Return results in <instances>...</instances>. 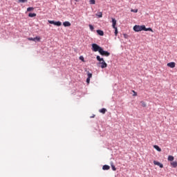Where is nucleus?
<instances>
[{"label":"nucleus","instance_id":"1","mask_svg":"<svg viewBox=\"0 0 177 177\" xmlns=\"http://www.w3.org/2000/svg\"><path fill=\"white\" fill-rule=\"evenodd\" d=\"M133 30L136 31V32H139V31H151V32H153V29H151V28H147L145 25H136L133 26Z\"/></svg>","mask_w":177,"mask_h":177},{"label":"nucleus","instance_id":"2","mask_svg":"<svg viewBox=\"0 0 177 177\" xmlns=\"http://www.w3.org/2000/svg\"><path fill=\"white\" fill-rule=\"evenodd\" d=\"M97 60L100 62L98 63V66H100L101 68H106L107 67V64L106 62H104V59L103 58H101L100 56H97Z\"/></svg>","mask_w":177,"mask_h":177},{"label":"nucleus","instance_id":"3","mask_svg":"<svg viewBox=\"0 0 177 177\" xmlns=\"http://www.w3.org/2000/svg\"><path fill=\"white\" fill-rule=\"evenodd\" d=\"M93 52H99L100 53V50H102V47H100L99 45L96 44H92V48H91Z\"/></svg>","mask_w":177,"mask_h":177},{"label":"nucleus","instance_id":"4","mask_svg":"<svg viewBox=\"0 0 177 177\" xmlns=\"http://www.w3.org/2000/svg\"><path fill=\"white\" fill-rule=\"evenodd\" d=\"M28 41H33L34 42H39L41 41V37L39 36H37L36 37H28Z\"/></svg>","mask_w":177,"mask_h":177},{"label":"nucleus","instance_id":"5","mask_svg":"<svg viewBox=\"0 0 177 177\" xmlns=\"http://www.w3.org/2000/svg\"><path fill=\"white\" fill-rule=\"evenodd\" d=\"M100 55H101L102 56L109 57L110 56V53H109V51H104L103 48H102L101 50H100Z\"/></svg>","mask_w":177,"mask_h":177},{"label":"nucleus","instance_id":"6","mask_svg":"<svg viewBox=\"0 0 177 177\" xmlns=\"http://www.w3.org/2000/svg\"><path fill=\"white\" fill-rule=\"evenodd\" d=\"M154 165H158V167H160V168H164V165L160 163V162H157L156 160H153Z\"/></svg>","mask_w":177,"mask_h":177},{"label":"nucleus","instance_id":"7","mask_svg":"<svg viewBox=\"0 0 177 177\" xmlns=\"http://www.w3.org/2000/svg\"><path fill=\"white\" fill-rule=\"evenodd\" d=\"M115 26H117V20H115V19H114V18H112V27H113V28H116L117 27Z\"/></svg>","mask_w":177,"mask_h":177},{"label":"nucleus","instance_id":"8","mask_svg":"<svg viewBox=\"0 0 177 177\" xmlns=\"http://www.w3.org/2000/svg\"><path fill=\"white\" fill-rule=\"evenodd\" d=\"M175 62H170L167 64V67H170V68H175Z\"/></svg>","mask_w":177,"mask_h":177},{"label":"nucleus","instance_id":"9","mask_svg":"<svg viewBox=\"0 0 177 177\" xmlns=\"http://www.w3.org/2000/svg\"><path fill=\"white\" fill-rule=\"evenodd\" d=\"M170 165L173 167V168H176L177 167V161H173L170 162Z\"/></svg>","mask_w":177,"mask_h":177},{"label":"nucleus","instance_id":"10","mask_svg":"<svg viewBox=\"0 0 177 177\" xmlns=\"http://www.w3.org/2000/svg\"><path fill=\"white\" fill-rule=\"evenodd\" d=\"M63 26H64V27H70L71 26V24L69 21H64L63 23Z\"/></svg>","mask_w":177,"mask_h":177},{"label":"nucleus","instance_id":"11","mask_svg":"<svg viewBox=\"0 0 177 177\" xmlns=\"http://www.w3.org/2000/svg\"><path fill=\"white\" fill-rule=\"evenodd\" d=\"M97 34H98V35H100L101 37H103V35H104V32H103V30H97Z\"/></svg>","mask_w":177,"mask_h":177},{"label":"nucleus","instance_id":"12","mask_svg":"<svg viewBox=\"0 0 177 177\" xmlns=\"http://www.w3.org/2000/svg\"><path fill=\"white\" fill-rule=\"evenodd\" d=\"M102 169H104V171H109V169H110V166L105 165L102 167Z\"/></svg>","mask_w":177,"mask_h":177},{"label":"nucleus","instance_id":"13","mask_svg":"<svg viewBox=\"0 0 177 177\" xmlns=\"http://www.w3.org/2000/svg\"><path fill=\"white\" fill-rule=\"evenodd\" d=\"M167 160H168V161H171V162H172L174 160V158L173 156H169Z\"/></svg>","mask_w":177,"mask_h":177},{"label":"nucleus","instance_id":"14","mask_svg":"<svg viewBox=\"0 0 177 177\" xmlns=\"http://www.w3.org/2000/svg\"><path fill=\"white\" fill-rule=\"evenodd\" d=\"M106 111H107V109L104 108L100 110V113H102V114H106Z\"/></svg>","mask_w":177,"mask_h":177},{"label":"nucleus","instance_id":"15","mask_svg":"<svg viewBox=\"0 0 177 177\" xmlns=\"http://www.w3.org/2000/svg\"><path fill=\"white\" fill-rule=\"evenodd\" d=\"M37 16L36 13H29L28 17H35Z\"/></svg>","mask_w":177,"mask_h":177},{"label":"nucleus","instance_id":"16","mask_svg":"<svg viewBox=\"0 0 177 177\" xmlns=\"http://www.w3.org/2000/svg\"><path fill=\"white\" fill-rule=\"evenodd\" d=\"M153 147L157 150V151H161V148L158 147V145H154Z\"/></svg>","mask_w":177,"mask_h":177},{"label":"nucleus","instance_id":"17","mask_svg":"<svg viewBox=\"0 0 177 177\" xmlns=\"http://www.w3.org/2000/svg\"><path fill=\"white\" fill-rule=\"evenodd\" d=\"M55 26H57V27H60L62 26V23L60 21H55Z\"/></svg>","mask_w":177,"mask_h":177},{"label":"nucleus","instance_id":"18","mask_svg":"<svg viewBox=\"0 0 177 177\" xmlns=\"http://www.w3.org/2000/svg\"><path fill=\"white\" fill-rule=\"evenodd\" d=\"M96 16H97V17H103V13L102 12H100L96 14Z\"/></svg>","mask_w":177,"mask_h":177},{"label":"nucleus","instance_id":"19","mask_svg":"<svg viewBox=\"0 0 177 177\" xmlns=\"http://www.w3.org/2000/svg\"><path fill=\"white\" fill-rule=\"evenodd\" d=\"M90 5H95L96 3V1L95 0H89Z\"/></svg>","mask_w":177,"mask_h":177},{"label":"nucleus","instance_id":"20","mask_svg":"<svg viewBox=\"0 0 177 177\" xmlns=\"http://www.w3.org/2000/svg\"><path fill=\"white\" fill-rule=\"evenodd\" d=\"M32 10H34L33 7H29L27 8V12H32Z\"/></svg>","mask_w":177,"mask_h":177},{"label":"nucleus","instance_id":"21","mask_svg":"<svg viewBox=\"0 0 177 177\" xmlns=\"http://www.w3.org/2000/svg\"><path fill=\"white\" fill-rule=\"evenodd\" d=\"M115 30V35L117 37L118 35V29L117 28H113Z\"/></svg>","mask_w":177,"mask_h":177},{"label":"nucleus","instance_id":"22","mask_svg":"<svg viewBox=\"0 0 177 177\" xmlns=\"http://www.w3.org/2000/svg\"><path fill=\"white\" fill-rule=\"evenodd\" d=\"M111 167L113 171H117V168H115V166H114V165H113V163L111 165Z\"/></svg>","mask_w":177,"mask_h":177},{"label":"nucleus","instance_id":"23","mask_svg":"<svg viewBox=\"0 0 177 177\" xmlns=\"http://www.w3.org/2000/svg\"><path fill=\"white\" fill-rule=\"evenodd\" d=\"M87 78H91L92 77V73H91L89 71L87 72Z\"/></svg>","mask_w":177,"mask_h":177},{"label":"nucleus","instance_id":"24","mask_svg":"<svg viewBox=\"0 0 177 177\" xmlns=\"http://www.w3.org/2000/svg\"><path fill=\"white\" fill-rule=\"evenodd\" d=\"M140 103H141L142 107H146V106H147L146 102H145L144 101H141Z\"/></svg>","mask_w":177,"mask_h":177},{"label":"nucleus","instance_id":"25","mask_svg":"<svg viewBox=\"0 0 177 177\" xmlns=\"http://www.w3.org/2000/svg\"><path fill=\"white\" fill-rule=\"evenodd\" d=\"M48 23H49L50 24H54V26H55L56 21L48 20Z\"/></svg>","mask_w":177,"mask_h":177},{"label":"nucleus","instance_id":"26","mask_svg":"<svg viewBox=\"0 0 177 177\" xmlns=\"http://www.w3.org/2000/svg\"><path fill=\"white\" fill-rule=\"evenodd\" d=\"M89 28H90V30H91V31H93V30H94V27H93V26H92V25H89Z\"/></svg>","mask_w":177,"mask_h":177},{"label":"nucleus","instance_id":"27","mask_svg":"<svg viewBox=\"0 0 177 177\" xmlns=\"http://www.w3.org/2000/svg\"><path fill=\"white\" fill-rule=\"evenodd\" d=\"M19 3H24V2H27V0H18Z\"/></svg>","mask_w":177,"mask_h":177},{"label":"nucleus","instance_id":"28","mask_svg":"<svg viewBox=\"0 0 177 177\" xmlns=\"http://www.w3.org/2000/svg\"><path fill=\"white\" fill-rule=\"evenodd\" d=\"M80 60H82V62H85V59L84 58L83 56H80Z\"/></svg>","mask_w":177,"mask_h":177},{"label":"nucleus","instance_id":"29","mask_svg":"<svg viewBox=\"0 0 177 177\" xmlns=\"http://www.w3.org/2000/svg\"><path fill=\"white\" fill-rule=\"evenodd\" d=\"M131 12H133V13H138V9H136V10L131 9Z\"/></svg>","mask_w":177,"mask_h":177},{"label":"nucleus","instance_id":"30","mask_svg":"<svg viewBox=\"0 0 177 177\" xmlns=\"http://www.w3.org/2000/svg\"><path fill=\"white\" fill-rule=\"evenodd\" d=\"M86 82H87V84H89L91 82V78L87 77Z\"/></svg>","mask_w":177,"mask_h":177},{"label":"nucleus","instance_id":"31","mask_svg":"<svg viewBox=\"0 0 177 177\" xmlns=\"http://www.w3.org/2000/svg\"><path fill=\"white\" fill-rule=\"evenodd\" d=\"M133 96H138V93H136L135 91H133Z\"/></svg>","mask_w":177,"mask_h":177},{"label":"nucleus","instance_id":"32","mask_svg":"<svg viewBox=\"0 0 177 177\" xmlns=\"http://www.w3.org/2000/svg\"><path fill=\"white\" fill-rule=\"evenodd\" d=\"M124 37L126 38V39L128 38V35L124 34Z\"/></svg>","mask_w":177,"mask_h":177},{"label":"nucleus","instance_id":"33","mask_svg":"<svg viewBox=\"0 0 177 177\" xmlns=\"http://www.w3.org/2000/svg\"><path fill=\"white\" fill-rule=\"evenodd\" d=\"M75 2H79L80 1V0H75Z\"/></svg>","mask_w":177,"mask_h":177},{"label":"nucleus","instance_id":"34","mask_svg":"<svg viewBox=\"0 0 177 177\" xmlns=\"http://www.w3.org/2000/svg\"><path fill=\"white\" fill-rule=\"evenodd\" d=\"M93 117H95V116H91V118H93Z\"/></svg>","mask_w":177,"mask_h":177},{"label":"nucleus","instance_id":"35","mask_svg":"<svg viewBox=\"0 0 177 177\" xmlns=\"http://www.w3.org/2000/svg\"><path fill=\"white\" fill-rule=\"evenodd\" d=\"M93 117H95V116H91V118H93Z\"/></svg>","mask_w":177,"mask_h":177}]
</instances>
